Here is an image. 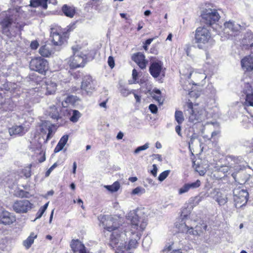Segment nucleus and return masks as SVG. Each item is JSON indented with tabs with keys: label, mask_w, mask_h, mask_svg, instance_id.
<instances>
[{
	"label": "nucleus",
	"mask_w": 253,
	"mask_h": 253,
	"mask_svg": "<svg viewBox=\"0 0 253 253\" xmlns=\"http://www.w3.org/2000/svg\"><path fill=\"white\" fill-rule=\"evenodd\" d=\"M98 218L105 229L109 232L113 231L110 237V245L113 248H117V253H122L126 248V232H120L118 219L109 215H101Z\"/></svg>",
	"instance_id": "obj_1"
},
{
	"label": "nucleus",
	"mask_w": 253,
	"mask_h": 253,
	"mask_svg": "<svg viewBox=\"0 0 253 253\" xmlns=\"http://www.w3.org/2000/svg\"><path fill=\"white\" fill-rule=\"evenodd\" d=\"M2 33L9 38L15 37L24 25L16 22L13 15H6L0 21Z\"/></svg>",
	"instance_id": "obj_2"
},
{
	"label": "nucleus",
	"mask_w": 253,
	"mask_h": 253,
	"mask_svg": "<svg viewBox=\"0 0 253 253\" xmlns=\"http://www.w3.org/2000/svg\"><path fill=\"white\" fill-rule=\"evenodd\" d=\"M184 113L188 117L189 121L196 124L205 119V110L198 104L193 103L189 100L184 106Z\"/></svg>",
	"instance_id": "obj_3"
},
{
	"label": "nucleus",
	"mask_w": 253,
	"mask_h": 253,
	"mask_svg": "<svg viewBox=\"0 0 253 253\" xmlns=\"http://www.w3.org/2000/svg\"><path fill=\"white\" fill-rule=\"evenodd\" d=\"M126 217L131 223V231L141 234L147 225L145 217L139 216L135 210L130 211Z\"/></svg>",
	"instance_id": "obj_4"
},
{
	"label": "nucleus",
	"mask_w": 253,
	"mask_h": 253,
	"mask_svg": "<svg viewBox=\"0 0 253 253\" xmlns=\"http://www.w3.org/2000/svg\"><path fill=\"white\" fill-rule=\"evenodd\" d=\"M186 209L183 210L181 214V223L179 225H176V226L182 232H185L187 234L192 235L193 236H199L204 231L207 230V225L205 223L197 225L195 227V229L193 227H189L186 224V220L187 219L188 215L185 214V211Z\"/></svg>",
	"instance_id": "obj_5"
},
{
	"label": "nucleus",
	"mask_w": 253,
	"mask_h": 253,
	"mask_svg": "<svg viewBox=\"0 0 253 253\" xmlns=\"http://www.w3.org/2000/svg\"><path fill=\"white\" fill-rule=\"evenodd\" d=\"M195 43L200 49L205 48L209 44H211L212 39L210 31L205 27H199L195 31Z\"/></svg>",
	"instance_id": "obj_6"
},
{
	"label": "nucleus",
	"mask_w": 253,
	"mask_h": 253,
	"mask_svg": "<svg viewBox=\"0 0 253 253\" xmlns=\"http://www.w3.org/2000/svg\"><path fill=\"white\" fill-rule=\"evenodd\" d=\"M73 55L71 56L68 61L71 69L83 67L85 64L86 56L82 52H79L78 47H72Z\"/></svg>",
	"instance_id": "obj_7"
},
{
	"label": "nucleus",
	"mask_w": 253,
	"mask_h": 253,
	"mask_svg": "<svg viewBox=\"0 0 253 253\" xmlns=\"http://www.w3.org/2000/svg\"><path fill=\"white\" fill-rule=\"evenodd\" d=\"M201 16L203 22L206 25L211 26L219 20L220 16L214 9H205L202 12Z\"/></svg>",
	"instance_id": "obj_8"
},
{
	"label": "nucleus",
	"mask_w": 253,
	"mask_h": 253,
	"mask_svg": "<svg viewBox=\"0 0 253 253\" xmlns=\"http://www.w3.org/2000/svg\"><path fill=\"white\" fill-rule=\"evenodd\" d=\"M48 65V62L46 59L38 57L31 60L30 63V68L32 70L43 74L47 70Z\"/></svg>",
	"instance_id": "obj_9"
},
{
	"label": "nucleus",
	"mask_w": 253,
	"mask_h": 253,
	"mask_svg": "<svg viewBox=\"0 0 253 253\" xmlns=\"http://www.w3.org/2000/svg\"><path fill=\"white\" fill-rule=\"evenodd\" d=\"M165 70L166 68L163 67V62L160 60L152 62L149 67V72L154 78H157L160 76L164 77Z\"/></svg>",
	"instance_id": "obj_10"
},
{
	"label": "nucleus",
	"mask_w": 253,
	"mask_h": 253,
	"mask_svg": "<svg viewBox=\"0 0 253 253\" xmlns=\"http://www.w3.org/2000/svg\"><path fill=\"white\" fill-rule=\"evenodd\" d=\"M233 195L236 207H241L247 203L249 194L246 190L240 188L235 189L233 190Z\"/></svg>",
	"instance_id": "obj_11"
},
{
	"label": "nucleus",
	"mask_w": 253,
	"mask_h": 253,
	"mask_svg": "<svg viewBox=\"0 0 253 253\" xmlns=\"http://www.w3.org/2000/svg\"><path fill=\"white\" fill-rule=\"evenodd\" d=\"M32 204L27 200L15 202L13 205V209L17 213H26L32 208Z\"/></svg>",
	"instance_id": "obj_12"
},
{
	"label": "nucleus",
	"mask_w": 253,
	"mask_h": 253,
	"mask_svg": "<svg viewBox=\"0 0 253 253\" xmlns=\"http://www.w3.org/2000/svg\"><path fill=\"white\" fill-rule=\"evenodd\" d=\"M230 169H233L234 171H231V175L234 180L238 183L244 182L246 181V178L242 177V174L244 175V169L245 167L243 165H239L232 166Z\"/></svg>",
	"instance_id": "obj_13"
},
{
	"label": "nucleus",
	"mask_w": 253,
	"mask_h": 253,
	"mask_svg": "<svg viewBox=\"0 0 253 253\" xmlns=\"http://www.w3.org/2000/svg\"><path fill=\"white\" fill-rule=\"evenodd\" d=\"M224 26V33L230 35H232L234 33L239 32L241 29V26L233 21L230 20L226 22Z\"/></svg>",
	"instance_id": "obj_14"
},
{
	"label": "nucleus",
	"mask_w": 253,
	"mask_h": 253,
	"mask_svg": "<svg viewBox=\"0 0 253 253\" xmlns=\"http://www.w3.org/2000/svg\"><path fill=\"white\" fill-rule=\"evenodd\" d=\"M16 221L15 216L7 211H2L0 213V223L9 225Z\"/></svg>",
	"instance_id": "obj_15"
},
{
	"label": "nucleus",
	"mask_w": 253,
	"mask_h": 253,
	"mask_svg": "<svg viewBox=\"0 0 253 253\" xmlns=\"http://www.w3.org/2000/svg\"><path fill=\"white\" fill-rule=\"evenodd\" d=\"M243 92L246 94L245 104L253 106V88L249 84H245Z\"/></svg>",
	"instance_id": "obj_16"
},
{
	"label": "nucleus",
	"mask_w": 253,
	"mask_h": 253,
	"mask_svg": "<svg viewBox=\"0 0 253 253\" xmlns=\"http://www.w3.org/2000/svg\"><path fill=\"white\" fill-rule=\"evenodd\" d=\"M95 87L92 77L89 75L84 76L83 79L81 88L87 92L93 90Z\"/></svg>",
	"instance_id": "obj_17"
},
{
	"label": "nucleus",
	"mask_w": 253,
	"mask_h": 253,
	"mask_svg": "<svg viewBox=\"0 0 253 253\" xmlns=\"http://www.w3.org/2000/svg\"><path fill=\"white\" fill-rule=\"evenodd\" d=\"M132 60L134 61L141 69L146 68L148 61L145 59L144 55L142 53L138 52L134 54L132 56Z\"/></svg>",
	"instance_id": "obj_18"
},
{
	"label": "nucleus",
	"mask_w": 253,
	"mask_h": 253,
	"mask_svg": "<svg viewBox=\"0 0 253 253\" xmlns=\"http://www.w3.org/2000/svg\"><path fill=\"white\" fill-rule=\"evenodd\" d=\"M252 53L248 56L245 57L241 60V65L243 68L247 71H250L253 70V49H251Z\"/></svg>",
	"instance_id": "obj_19"
},
{
	"label": "nucleus",
	"mask_w": 253,
	"mask_h": 253,
	"mask_svg": "<svg viewBox=\"0 0 253 253\" xmlns=\"http://www.w3.org/2000/svg\"><path fill=\"white\" fill-rule=\"evenodd\" d=\"M70 246L74 253H86L84 245L78 240H72Z\"/></svg>",
	"instance_id": "obj_20"
},
{
	"label": "nucleus",
	"mask_w": 253,
	"mask_h": 253,
	"mask_svg": "<svg viewBox=\"0 0 253 253\" xmlns=\"http://www.w3.org/2000/svg\"><path fill=\"white\" fill-rule=\"evenodd\" d=\"M56 84L50 81L46 82L45 84L42 85V88L46 90L45 94H52L56 90Z\"/></svg>",
	"instance_id": "obj_21"
},
{
	"label": "nucleus",
	"mask_w": 253,
	"mask_h": 253,
	"mask_svg": "<svg viewBox=\"0 0 253 253\" xmlns=\"http://www.w3.org/2000/svg\"><path fill=\"white\" fill-rule=\"evenodd\" d=\"M9 134L12 135H23L25 133V131L23 126H13L8 129Z\"/></svg>",
	"instance_id": "obj_22"
},
{
	"label": "nucleus",
	"mask_w": 253,
	"mask_h": 253,
	"mask_svg": "<svg viewBox=\"0 0 253 253\" xmlns=\"http://www.w3.org/2000/svg\"><path fill=\"white\" fill-rule=\"evenodd\" d=\"M51 37L52 42L55 45H61L63 44L64 38L59 33L54 31V29H51Z\"/></svg>",
	"instance_id": "obj_23"
},
{
	"label": "nucleus",
	"mask_w": 253,
	"mask_h": 253,
	"mask_svg": "<svg viewBox=\"0 0 253 253\" xmlns=\"http://www.w3.org/2000/svg\"><path fill=\"white\" fill-rule=\"evenodd\" d=\"M15 107V104L10 98L5 99L1 104V109L4 112L12 111Z\"/></svg>",
	"instance_id": "obj_24"
},
{
	"label": "nucleus",
	"mask_w": 253,
	"mask_h": 253,
	"mask_svg": "<svg viewBox=\"0 0 253 253\" xmlns=\"http://www.w3.org/2000/svg\"><path fill=\"white\" fill-rule=\"evenodd\" d=\"M227 159L230 168L232 166L242 165L241 163L243 162V159L241 156L235 157L230 155L227 157Z\"/></svg>",
	"instance_id": "obj_25"
},
{
	"label": "nucleus",
	"mask_w": 253,
	"mask_h": 253,
	"mask_svg": "<svg viewBox=\"0 0 253 253\" xmlns=\"http://www.w3.org/2000/svg\"><path fill=\"white\" fill-rule=\"evenodd\" d=\"M214 198L220 206L224 205L228 200L227 196L219 191L216 192Z\"/></svg>",
	"instance_id": "obj_26"
},
{
	"label": "nucleus",
	"mask_w": 253,
	"mask_h": 253,
	"mask_svg": "<svg viewBox=\"0 0 253 253\" xmlns=\"http://www.w3.org/2000/svg\"><path fill=\"white\" fill-rule=\"evenodd\" d=\"M46 115L49 116L54 120H58L59 118V115L57 108L52 105L50 106L46 111Z\"/></svg>",
	"instance_id": "obj_27"
},
{
	"label": "nucleus",
	"mask_w": 253,
	"mask_h": 253,
	"mask_svg": "<svg viewBox=\"0 0 253 253\" xmlns=\"http://www.w3.org/2000/svg\"><path fill=\"white\" fill-rule=\"evenodd\" d=\"M62 11L64 15L68 17L73 18L75 14L76 10L73 7L64 4L62 7Z\"/></svg>",
	"instance_id": "obj_28"
},
{
	"label": "nucleus",
	"mask_w": 253,
	"mask_h": 253,
	"mask_svg": "<svg viewBox=\"0 0 253 253\" xmlns=\"http://www.w3.org/2000/svg\"><path fill=\"white\" fill-rule=\"evenodd\" d=\"M51 52L50 46L48 45H42L39 49V53L43 57H49L51 54Z\"/></svg>",
	"instance_id": "obj_29"
},
{
	"label": "nucleus",
	"mask_w": 253,
	"mask_h": 253,
	"mask_svg": "<svg viewBox=\"0 0 253 253\" xmlns=\"http://www.w3.org/2000/svg\"><path fill=\"white\" fill-rule=\"evenodd\" d=\"M44 126L46 127V129L48 131V133H47V135L46 136V141H47L48 140H49L51 138V134L52 132V127H51L52 125L48 124L47 122H45L44 123H42V128H41V131L42 132H44V133H46V131L44 130V129L43 127Z\"/></svg>",
	"instance_id": "obj_30"
},
{
	"label": "nucleus",
	"mask_w": 253,
	"mask_h": 253,
	"mask_svg": "<svg viewBox=\"0 0 253 253\" xmlns=\"http://www.w3.org/2000/svg\"><path fill=\"white\" fill-rule=\"evenodd\" d=\"M47 1L48 0H32L31 2V4L33 7L41 6L45 9L47 7Z\"/></svg>",
	"instance_id": "obj_31"
},
{
	"label": "nucleus",
	"mask_w": 253,
	"mask_h": 253,
	"mask_svg": "<svg viewBox=\"0 0 253 253\" xmlns=\"http://www.w3.org/2000/svg\"><path fill=\"white\" fill-rule=\"evenodd\" d=\"M37 236L35 235L34 233H32L30 236H29L26 240L23 241V244L27 249L31 247L32 244L34 243V239Z\"/></svg>",
	"instance_id": "obj_32"
},
{
	"label": "nucleus",
	"mask_w": 253,
	"mask_h": 253,
	"mask_svg": "<svg viewBox=\"0 0 253 253\" xmlns=\"http://www.w3.org/2000/svg\"><path fill=\"white\" fill-rule=\"evenodd\" d=\"M174 117L176 121L179 125L181 124L184 120L183 112L181 111H176Z\"/></svg>",
	"instance_id": "obj_33"
},
{
	"label": "nucleus",
	"mask_w": 253,
	"mask_h": 253,
	"mask_svg": "<svg viewBox=\"0 0 253 253\" xmlns=\"http://www.w3.org/2000/svg\"><path fill=\"white\" fill-rule=\"evenodd\" d=\"M105 187L109 191L114 192L117 191L120 188V183L118 181L115 182L111 185H106Z\"/></svg>",
	"instance_id": "obj_34"
},
{
	"label": "nucleus",
	"mask_w": 253,
	"mask_h": 253,
	"mask_svg": "<svg viewBox=\"0 0 253 253\" xmlns=\"http://www.w3.org/2000/svg\"><path fill=\"white\" fill-rule=\"evenodd\" d=\"M48 206V202L44 204L42 207H41V208L39 209V211L37 212L36 214V218L34 219V221H35L36 219L40 218L42 215H43V213L45 211V210L47 209Z\"/></svg>",
	"instance_id": "obj_35"
},
{
	"label": "nucleus",
	"mask_w": 253,
	"mask_h": 253,
	"mask_svg": "<svg viewBox=\"0 0 253 253\" xmlns=\"http://www.w3.org/2000/svg\"><path fill=\"white\" fill-rule=\"evenodd\" d=\"M73 114L71 117H70V121L72 122L76 123L77 122L79 119L81 117V114L80 112L76 110H74L72 111Z\"/></svg>",
	"instance_id": "obj_36"
},
{
	"label": "nucleus",
	"mask_w": 253,
	"mask_h": 253,
	"mask_svg": "<svg viewBox=\"0 0 253 253\" xmlns=\"http://www.w3.org/2000/svg\"><path fill=\"white\" fill-rule=\"evenodd\" d=\"M22 174L26 178H29L31 175V165L25 168L22 170Z\"/></svg>",
	"instance_id": "obj_37"
},
{
	"label": "nucleus",
	"mask_w": 253,
	"mask_h": 253,
	"mask_svg": "<svg viewBox=\"0 0 253 253\" xmlns=\"http://www.w3.org/2000/svg\"><path fill=\"white\" fill-rule=\"evenodd\" d=\"M187 185L189 190L192 189H194L198 188L201 185V181L199 180H197L195 182L192 183H187Z\"/></svg>",
	"instance_id": "obj_38"
},
{
	"label": "nucleus",
	"mask_w": 253,
	"mask_h": 253,
	"mask_svg": "<svg viewBox=\"0 0 253 253\" xmlns=\"http://www.w3.org/2000/svg\"><path fill=\"white\" fill-rule=\"evenodd\" d=\"M170 172V170H166L160 173L158 177L160 181H164L169 175Z\"/></svg>",
	"instance_id": "obj_39"
},
{
	"label": "nucleus",
	"mask_w": 253,
	"mask_h": 253,
	"mask_svg": "<svg viewBox=\"0 0 253 253\" xmlns=\"http://www.w3.org/2000/svg\"><path fill=\"white\" fill-rule=\"evenodd\" d=\"M149 147L148 143H145L144 145L138 147L134 151V153L137 154L141 151H144L148 149Z\"/></svg>",
	"instance_id": "obj_40"
},
{
	"label": "nucleus",
	"mask_w": 253,
	"mask_h": 253,
	"mask_svg": "<svg viewBox=\"0 0 253 253\" xmlns=\"http://www.w3.org/2000/svg\"><path fill=\"white\" fill-rule=\"evenodd\" d=\"M68 138L69 136L68 135H64L61 138L58 143L64 147L68 141Z\"/></svg>",
	"instance_id": "obj_41"
},
{
	"label": "nucleus",
	"mask_w": 253,
	"mask_h": 253,
	"mask_svg": "<svg viewBox=\"0 0 253 253\" xmlns=\"http://www.w3.org/2000/svg\"><path fill=\"white\" fill-rule=\"evenodd\" d=\"M120 92L123 96L126 97L130 94L131 91L127 88L121 87L120 88Z\"/></svg>",
	"instance_id": "obj_42"
},
{
	"label": "nucleus",
	"mask_w": 253,
	"mask_h": 253,
	"mask_svg": "<svg viewBox=\"0 0 253 253\" xmlns=\"http://www.w3.org/2000/svg\"><path fill=\"white\" fill-rule=\"evenodd\" d=\"M218 170L219 172H222L223 173H225L227 172L229 170L230 171V173H231L232 169H230V166L229 167V166H222L220 167L218 169Z\"/></svg>",
	"instance_id": "obj_43"
},
{
	"label": "nucleus",
	"mask_w": 253,
	"mask_h": 253,
	"mask_svg": "<svg viewBox=\"0 0 253 253\" xmlns=\"http://www.w3.org/2000/svg\"><path fill=\"white\" fill-rule=\"evenodd\" d=\"M145 192V189L143 188L137 187L132 190V193L134 195L142 194Z\"/></svg>",
	"instance_id": "obj_44"
},
{
	"label": "nucleus",
	"mask_w": 253,
	"mask_h": 253,
	"mask_svg": "<svg viewBox=\"0 0 253 253\" xmlns=\"http://www.w3.org/2000/svg\"><path fill=\"white\" fill-rule=\"evenodd\" d=\"M189 188L186 184V183L184 184L182 187H181L178 190V194L181 195L185 193L188 192Z\"/></svg>",
	"instance_id": "obj_45"
},
{
	"label": "nucleus",
	"mask_w": 253,
	"mask_h": 253,
	"mask_svg": "<svg viewBox=\"0 0 253 253\" xmlns=\"http://www.w3.org/2000/svg\"><path fill=\"white\" fill-rule=\"evenodd\" d=\"M7 146L5 144H0V157L2 156L5 153Z\"/></svg>",
	"instance_id": "obj_46"
},
{
	"label": "nucleus",
	"mask_w": 253,
	"mask_h": 253,
	"mask_svg": "<svg viewBox=\"0 0 253 253\" xmlns=\"http://www.w3.org/2000/svg\"><path fill=\"white\" fill-rule=\"evenodd\" d=\"M171 250V246H169L167 249H165L164 250V253H168L169 252H170ZM170 253H182V252L180 249L178 250H175L172 251V252H170Z\"/></svg>",
	"instance_id": "obj_47"
},
{
	"label": "nucleus",
	"mask_w": 253,
	"mask_h": 253,
	"mask_svg": "<svg viewBox=\"0 0 253 253\" xmlns=\"http://www.w3.org/2000/svg\"><path fill=\"white\" fill-rule=\"evenodd\" d=\"M149 109L150 110L151 112L153 114H156L158 111L157 106L153 104H151L149 105Z\"/></svg>",
	"instance_id": "obj_48"
},
{
	"label": "nucleus",
	"mask_w": 253,
	"mask_h": 253,
	"mask_svg": "<svg viewBox=\"0 0 253 253\" xmlns=\"http://www.w3.org/2000/svg\"><path fill=\"white\" fill-rule=\"evenodd\" d=\"M108 63L110 67L112 69L115 66V61L112 56H109L108 59Z\"/></svg>",
	"instance_id": "obj_49"
},
{
	"label": "nucleus",
	"mask_w": 253,
	"mask_h": 253,
	"mask_svg": "<svg viewBox=\"0 0 253 253\" xmlns=\"http://www.w3.org/2000/svg\"><path fill=\"white\" fill-rule=\"evenodd\" d=\"M39 43L37 41H34L31 42L30 47L33 49H37L39 46Z\"/></svg>",
	"instance_id": "obj_50"
},
{
	"label": "nucleus",
	"mask_w": 253,
	"mask_h": 253,
	"mask_svg": "<svg viewBox=\"0 0 253 253\" xmlns=\"http://www.w3.org/2000/svg\"><path fill=\"white\" fill-rule=\"evenodd\" d=\"M153 169L152 170H151V173L153 176L156 177L157 176V170H158L157 165L155 164L153 165Z\"/></svg>",
	"instance_id": "obj_51"
},
{
	"label": "nucleus",
	"mask_w": 253,
	"mask_h": 253,
	"mask_svg": "<svg viewBox=\"0 0 253 253\" xmlns=\"http://www.w3.org/2000/svg\"><path fill=\"white\" fill-rule=\"evenodd\" d=\"M63 146H62L61 145H60L59 144H57L56 146L55 147L54 152L55 153H57L62 150L63 148Z\"/></svg>",
	"instance_id": "obj_52"
},
{
	"label": "nucleus",
	"mask_w": 253,
	"mask_h": 253,
	"mask_svg": "<svg viewBox=\"0 0 253 253\" xmlns=\"http://www.w3.org/2000/svg\"><path fill=\"white\" fill-rule=\"evenodd\" d=\"M132 76L133 79L136 81L138 77V72L135 69L132 70Z\"/></svg>",
	"instance_id": "obj_53"
},
{
	"label": "nucleus",
	"mask_w": 253,
	"mask_h": 253,
	"mask_svg": "<svg viewBox=\"0 0 253 253\" xmlns=\"http://www.w3.org/2000/svg\"><path fill=\"white\" fill-rule=\"evenodd\" d=\"M181 131V126L179 125L176 126L175 127V131L177 132L178 135L181 136V133L180 132Z\"/></svg>",
	"instance_id": "obj_54"
},
{
	"label": "nucleus",
	"mask_w": 253,
	"mask_h": 253,
	"mask_svg": "<svg viewBox=\"0 0 253 253\" xmlns=\"http://www.w3.org/2000/svg\"><path fill=\"white\" fill-rule=\"evenodd\" d=\"M153 157L155 159H158L159 161L161 162L162 161V158L161 155L159 154H154L153 155Z\"/></svg>",
	"instance_id": "obj_55"
},
{
	"label": "nucleus",
	"mask_w": 253,
	"mask_h": 253,
	"mask_svg": "<svg viewBox=\"0 0 253 253\" xmlns=\"http://www.w3.org/2000/svg\"><path fill=\"white\" fill-rule=\"evenodd\" d=\"M150 240L149 237H146L143 239V242H142V246H143V247H145V244H146V242H150Z\"/></svg>",
	"instance_id": "obj_56"
},
{
	"label": "nucleus",
	"mask_w": 253,
	"mask_h": 253,
	"mask_svg": "<svg viewBox=\"0 0 253 253\" xmlns=\"http://www.w3.org/2000/svg\"><path fill=\"white\" fill-rule=\"evenodd\" d=\"M107 101H108V99H106L105 101L100 103L99 104V106L101 107H103V108H106V103H107Z\"/></svg>",
	"instance_id": "obj_57"
},
{
	"label": "nucleus",
	"mask_w": 253,
	"mask_h": 253,
	"mask_svg": "<svg viewBox=\"0 0 253 253\" xmlns=\"http://www.w3.org/2000/svg\"><path fill=\"white\" fill-rule=\"evenodd\" d=\"M195 202L196 204H198L202 201V197L200 196H197L195 198Z\"/></svg>",
	"instance_id": "obj_58"
},
{
	"label": "nucleus",
	"mask_w": 253,
	"mask_h": 253,
	"mask_svg": "<svg viewBox=\"0 0 253 253\" xmlns=\"http://www.w3.org/2000/svg\"><path fill=\"white\" fill-rule=\"evenodd\" d=\"M153 41V38L148 39L147 40H146V41L145 42V44L149 45V44H151V43Z\"/></svg>",
	"instance_id": "obj_59"
},
{
	"label": "nucleus",
	"mask_w": 253,
	"mask_h": 253,
	"mask_svg": "<svg viewBox=\"0 0 253 253\" xmlns=\"http://www.w3.org/2000/svg\"><path fill=\"white\" fill-rule=\"evenodd\" d=\"M124 134L122 132H120L118 133L117 138L118 139H121L123 138Z\"/></svg>",
	"instance_id": "obj_60"
},
{
	"label": "nucleus",
	"mask_w": 253,
	"mask_h": 253,
	"mask_svg": "<svg viewBox=\"0 0 253 253\" xmlns=\"http://www.w3.org/2000/svg\"><path fill=\"white\" fill-rule=\"evenodd\" d=\"M53 170L50 168L45 172V176L48 177Z\"/></svg>",
	"instance_id": "obj_61"
},
{
	"label": "nucleus",
	"mask_w": 253,
	"mask_h": 253,
	"mask_svg": "<svg viewBox=\"0 0 253 253\" xmlns=\"http://www.w3.org/2000/svg\"><path fill=\"white\" fill-rule=\"evenodd\" d=\"M76 169H77L76 163V162H74L73 166V173L74 174L76 173Z\"/></svg>",
	"instance_id": "obj_62"
},
{
	"label": "nucleus",
	"mask_w": 253,
	"mask_h": 253,
	"mask_svg": "<svg viewBox=\"0 0 253 253\" xmlns=\"http://www.w3.org/2000/svg\"><path fill=\"white\" fill-rule=\"evenodd\" d=\"M128 180L131 182H134L137 180V178L136 177H130L128 178Z\"/></svg>",
	"instance_id": "obj_63"
},
{
	"label": "nucleus",
	"mask_w": 253,
	"mask_h": 253,
	"mask_svg": "<svg viewBox=\"0 0 253 253\" xmlns=\"http://www.w3.org/2000/svg\"><path fill=\"white\" fill-rule=\"evenodd\" d=\"M142 22H139L138 24L137 30L139 31L143 28Z\"/></svg>",
	"instance_id": "obj_64"
}]
</instances>
